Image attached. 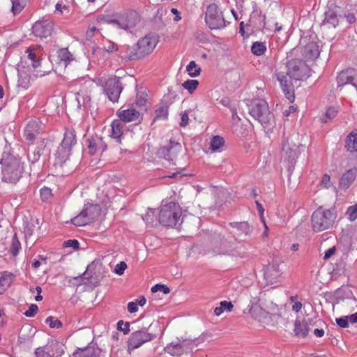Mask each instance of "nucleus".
<instances>
[{
    "label": "nucleus",
    "instance_id": "nucleus-54",
    "mask_svg": "<svg viewBox=\"0 0 357 357\" xmlns=\"http://www.w3.org/2000/svg\"><path fill=\"white\" fill-rule=\"evenodd\" d=\"M335 321L337 324L341 328H347L349 326V319L348 317L347 316L336 318Z\"/></svg>",
    "mask_w": 357,
    "mask_h": 357
},
{
    "label": "nucleus",
    "instance_id": "nucleus-32",
    "mask_svg": "<svg viewBox=\"0 0 357 357\" xmlns=\"http://www.w3.org/2000/svg\"><path fill=\"white\" fill-rule=\"evenodd\" d=\"M169 105L164 100L159 104V107L155 110V116L154 120L156 119H166L168 116Z\"/></svg>",
    "mask_w": 357,
    "mask_h": 357
},
{
    "label": "nucleus",
    "instance_id": "nucleus-2",
    "mask_svg": "<svg viewBox=\"0 0 357 357\" xmlns=\"http://www.w3.org/2000/svg\"><path fill=\"white\" fill-rule=\"evenodd\" d=\"M337 218L335 208H325L319 206L311 215L312 229L314 232H321L333 227Z\"/></svg>",
    "mask_w": 357,
    "mask_h": 357
},
{
    "label": "nucleus",
    "instance_id": "nucleus-45",
    "mask_svg": "<svg viewBox=\"0 0 357 357\" xmlns=\"http://www.w3.org/2000/svg\"><path fill=\"white\" fill-rule=\"evenodd\" d=\"M21 248V244L20 241H18L16 234L14 235V236L12 238V243L10 246V252L13 255L16 256L20 249Z\"/></svg>",
    "mask_w": 357,
    "mask_h": 357
},
{
    "label": "nucleus",
    "instance_id": "nucleus-6",
    "mask_svg": "<svg viewBox=\"0 0 357 357\" xmlns=\"http://www.w3.org/2000/svg\"><path fill=\"white\" fill-rule=\"evenodd\" d=\"M140 22V16L135 10H125L107 20L109 24L128 30L135 27Z\"/></svg>",
    "mask_w": 357,
    "mask_h": 357
},
{
    "label": "nucleus",
    "instance_id": "nucleus-64",
    "mask_svg": "<svg viewBox=\"0 0 357 357\" xmlns=\"http://www.w3.org/2000/svg\"><path fill=\"white\" fill-rule=\"evenodd\" d=\"M336 251V248L335 246L328 249L324 254V259L327 260L331 256H333Z\"/></svg>",
    "mask_w": 357,
    "mask_h": 357
},
{
    "label": "nucleus",
    "instance_id": "nucleus-19",
    "mask_svg": "<svg viewBox=\"0 0 357 357\" xmlns=\"http://www.w3.org/2000/svg\"><path fill=\"white\" fill-rule=\"evenodd\" d=\"M50 149L47 148L45 145L41 144L37 146L35 150L28 154V160L31 164H34L42 157L43 161H46L50 158Z\"/></svg>",
    "mask_w": 357,
    "mask_h": 357
},
{
    "label": "nucleus",
    "instance_id": "nucleus-11",
    "mask_svg": "<svg viewBox=\"0 0 357 357\" xmlns=\"http://www.w3.org/2000/svg\"><path fill=\"white\" fill-rule=\"evenodd\" d=\"M181 150L182 146L179 142L170 139L167 145L162 146L158 150L157 154L159 158L173 162L176 159Z\"/></svg>",
    "mask_w": 357,
    "mask_h": 357
},
{
    "label": "nucleus",
    "instance_id": "nucleus-20",
    "mask_svg": "<svg viewBox=\"0 0 357 357\" xmlns=\"http://www.w3.org/2000/svg\"><path fill=\"white\" fill-rule=\"evenodd\" d=\"M101 349L91 342L87 347L78 348L73 354V357H97L100 356Z\"/></svg>",
    "mask_w": 357,
    "mask_h": 357
},
{
    "label": "nucleus",
    "instance_id": "nucleus-33",
    "mask_svg": "<svg viewBox=\"0 0 357 357\" xmlns=\"http://www.w3.org/2000/svg\"><path fill=\"white\" fill-rule=\"evenodd\" d=\"M348 151L357 152V133L351 132L346 139V145Z\"/></svg>",
    "mask_w": 357,
    "mask_h": 357
},
{
    "label": "nucleus",
    "instance_id": "nucleus-63",
    "mask_svg": "<svg viewBox=\"0 0 357 357\" xmlns=\"http://www.w3.org/2000/svg\"><path fill=\"white\" fill-rule=\"evenodd\" d=\"M128 310L130 313H135L137 312L138 307L136 302H129L128 304Z\"/></svg>",
    "mask_w": 357,
    "mask_h": 357
},
{
    "label": "nucleus",
    "instance_id": "nucleus-46",
    "mask_svg": "<svg viewBox=\"0 0 357 357\" xmlns=\"http://www.w3.org/2000/svg\"><path fill=\"white\" fill-rule=\"evenodd\" d=\"M45 323L47 324L52 328H60L62 327V323L60 320L50 316L46 318Z\"/></svg>",
    "mask_w": 357,
    "mask_h": 357
},
{
    "label": "nucleus",
    "instance_id": "nucleus-8",
    "mask_svg": "<svg viewBox=\"0 0 357 357\" xmlns=\"http://www.w3.org/2000/svg\"><path fill=\"white\" fill-rule=\"evenodd\" d=\"M151 326L147 329L144 328L131 333L128 340V347L129 349H137L143 344L150 342L155 337V335L148 331Z\"/></svg>",
    "mask_w": 357,
    "mask_h": 357
},
{
    "label": "nucleus",
    "instance_id": "nucleus-56",
    "mask_svg": "<svg viewBox=\"0 0 357 357\" xmlns=\"http://www.w3.org/2000/svg\"><path fill=\"white\" fill-rule=\"evenodd\" d=\"M97 33H99L98 29H97L95 26H89V29L87 30V31L86 33V39L90 40Z\"/></svg>",
    "mask_w": 357,
    "mask_h": 357
},
{
    "label": "nucleus",
    "instance_id": "nucleus-7",
    "mask_svg": "<svg viewBox=\"0 0 357 357\" xmlns=\"http://www.w3.org/2000/svg\"><path fill=\"white\" fill-rule=\"evenodd\" d=\"M281 156L289 172H292L296 164V158L298 157V146L289 142V137L284 134L281 142Z\"/></svg>",
    "mask_w": 357,
    "mask_h": 357
},
{
    "label": "nucleus",
    "instance_id": "nucleus-10",
    "mask_svg": "<svg viewBox=\"0 0 357 357\" xmlns=\"http://www.w3.org/2000/svg\"><path fill=\"white\" fill-rule=\"evenodd\" d=\"M287 75L296 80H301L307 77L308 67L302 61L293 59L287 64Z\"/></svg>",
    "mask_w": 357,
    "mask_h": 357
},
{
    "label": "nucleus",
    "instance_id": "nucleus-23",
    "mask_svg": "<svg viewBox=\"0 0 357 357\" xmlns=\"http://www.w3.org/2000/svg\"><path fill=\"white\" fill-rule=\"evenodd\" d=\"M71 154V149L63 146L62 145H59L57 148L56 152V163L55 165H59L61 166L63 163L68 160L70 155Z\"/></svg>",
    "mask_w": 357,
    "mask_h": 357
},
{
    "label": "nucleus",
    "instance_id": "nucleus-62",
    "mask_svg": "<svg viewBox=\"0 0 357 357\" xmlns=\"http://www.w3.org/2000/svg\"><path fill=\"white\" fill-rule=\"evenodd\" d=\"M24 136L26 137V139L29 141H31V142H33V140H35L36 139V137L37 136L36 134H35L34 132H29L28 131V129L25 128V130H24Z\"/></svg>",
    "mask_w": 357,
    "mask_h": 357
},
{
    "label": "nucleus",
    "instance_id": "nucleus-51",
    "mask_svg": "<svg viewBox=\"0 0 357 357\" xmlns=\"http://www.w3.org/2000/svg\"><path fill=\"white\" fill-rule=\"evenodd\" d=\"M117 329L123 331L124 334H128L130 331V324L128 322L123 323L122 320H120L117 323Z\"/></svg>",
    "mask_w": 357,
    "mask_h": 357
},
{
    "label": "nucleus",
    "instance_id": "nucleus-3",
    "mask_svg": "<svg viewBox=\"0 0 357 357\" xmlns=\"http://www.w3.org/2000/svg\"><path fill=\"white\" fill-rule=\"evenodd\" d=\"M2 179L8 183H15L22 177L24 166L20 159L13 155L6 154L1 160Z\"/></svg>",
    "mask_w": 357,
    "mask_h": 357
},
{
    "label": "nucleus",
    "instance_id": "nucleus-42",
    "mask_svg": "<svg viewBox=\"0 0 357 357\" xmlns=\"http://www.w3.org/2000/svg\"><path fill=\"white\" fill-rule=\"evenodd\" d=\"M71 222L75 226L82 227L89 224V219H86L82 213L80 212L78 215L71 219Z\"/></svg>",
    "mask_w": 357,
    "mask_h": 357
},
{
    "label": "nucleus",
    "instance_id": "nucleus-61",
    "mask_svg": "<svg viewBox=\"0 0 357 357\" xmlns=\"http://www.w3.org/2000/svg\"><path fill=\"white\" fill-rule=\"evenodd\" d=\"M189 116L188 112L185 111L181 114V121L180 126L181 127H185L188 124Z\"/></svg>",
    "mask_w": 357,
    "mask_h": 357
},
{
    "label": "nucleus",
    "instance_id": "nucleus-49",
    "mask_svg": "<svg viewBox=\"0 0 357 357\" xmlns=\"http://www.w3.org/2000/svg\"><path fill=\"white\" fill-rule=\"evenodd\" d=\"M347 214L352 221L357 219V204L349 206L347 209Z\"/></svg>",
    "mask_w": 357,
    "mask_h": 357
},
{
    "label": "nucleus",
    "instance_id": "nucleus-17",
    "mask_svg": "<svg viewBox=\"0 0 357 357\" xmlns=\"http://www.w3.org/2000/svg\"><path fill=\"white\" fill-rule=\"evenodd\" d=\"M96 265L93 262L88 265L85 272L80 276L75 278V279H80L84 284L97 286L100 282V279L96 273Z\"/></svg>",
    "mask_w": 357,
    "mask_h": 357
},
{
    "label": "nucleus",
    "instance_id": "nucleus-29",
    "mask_svg": "<svg viewBox=\"0 0 357 357\" xmlns=\"http://www.w3.org/2000/svg\"><path fill=\"white\" fill-rule=\"evenodd\" d=\"M111 137L116 139V142L121 143V137L123 134V124L120 119L114 120L111 124Z\"/></svg>",
    "mask_w": 357,
    "mask_h": 357
},
{
    "label": "nucleus",
    "instance_id": "nucleus-4",
    "mask_svg": "<svg viewBox=\"0 0 357 357\" xmlns=\"http://www.w3.org/2000/svg\"><path fill=\"white\" fill-rule=\"evenodd\" d=\"M249 113L264 128H268L274 123V115L270 112L268 103L264 99L253 100L250 105Z\"/></svg>",
    "mask_w": 357,
    "mask_h": 357
},
{
    "label": "nucleus",
    "instance_id": "nucleus-35",
    "mask_svg": "<svg viewBox=\"0 0 357 357\" xmlns=\"http://www.w3.org/2000/svg\"><path fill=\"white\" fill-rule=\"evenodd\" d=\"M26 128L28 129V131L33 132L38 135L41 131L43 130L44 126L40 121L32 120L29 121Z\"/></svg>",
    "mask_w": 357,
    "mask_h": 357
},
{
    "label": "nucleus",
    "instance_id": "nucleus-24",
    "mask_svg": "<svg viewBox=\"0 0 357 357\" xmlns=\"http://www.w3.org/2000/svg\"><path fill=\"white\" fill-rule=\"evenodd\" d=\"M278 79L280 82V84L283 89L284 93L286 95V97L292 102L294 99V96L292 93V89L291 85L289 84V79L287 75H284L282 74L279 73L278 75Z\"/></svg>",
    "mask_w": 357,
    "mask_h": 357
},
{
    "label": "nucleus",
    "instance_id": "nucleus-38",
    "mask_svg": "<svg viewBox=\"0 0 357 357\" xmlns=\"http://www.w3.org/2000/svg\"><path fill=\"white\" fill-rule=\"evenodd\" d=\"M186 70L191 77H196L200 75L201 68L197 66L195 61H191L186 66Z\"/></svg>",
    "mask_w": 357,
    "mask_h": 357
},
{
    "label": "nucleus",
    "instance_id": "nucleus-15",
    "mask_svg": "<svg viewBox=\"0 0 357 357\" xmlns=\"http://www.w3.org/2000/svg\"><path fill=\"white\" fill-rule=\"evenodd\" d=\"M53 30L51 22L43 20L38 21L32 26V32L36 37L47 38L51 35Z\"/></svg>",
    "mask_w": 357,
    "mask_h": 357
},
{
    "label": "nucleus",
    "instance_id": "nucleus-36",
    "mask_svg": "<svg viewBox=\"0 0 357 357\" xmlns=\"http://www.w3.org/2000/svg\"><path fill=\"white\" fill-rule=\"evenodd\" d=\"M233 304L230 301H223L220 303V306L216 307L214 310V314L216 316H220L225 310L231 312L233 309Z\"/></svg>",
    "mask_w": 357,
    "mask_h": 357
},
{
    "label": "nucleus",
    "instance_id": "nucleus-14",
    "mask_svg": "<svg viewBox=\"0 0 357 357\" xmlns=\"http://www.w3.org/2000/svg\"><path fill=\"white\" fill-rule=\"evenodd\" d=\"M86 146L91 155H94L98 151L102 152L107 148L102 138L98 135L89 136L86 140Z\"/></svg>",
    "mask_w": 357,
    "mask_h": 357
},
{
    "label": "nucleus",
    "instance_id": "nucleus-60",
    "mask_svg": "<svg viewBox=\"0 0 357 357\" xmlns=\"http://www.w3.org/2000/svg\"><path fill=\"white\" fill-rule=\"evenodd\" d=\"M107 52H113L118 50L117 45L112 42H108L107 45L104 47Z\"/></svg>",
    "mask_w": 357,
    "mask_h": 357
},
{
    "label": "nucleus",
    "instance_id": "nucleus-12",
    "mask_svg": "<svg viewBox=\"0 0 357 357\" xmlns=\"http://www.w3.org/2000/svg\"><path fill=\"white\" fill-rule=\"evenodd\" d=\"M337 87L352 86L357 92V69L348 68L341 71L337 76Z\"/></svg>",
    "mask_w": 357,
    "mask_h": 357
},
{
    "label": "nucleus",
    "instance_id": "nucleus-40",
    "mask_svg": "<svg viewBox=\"0 0 357 357\" xmlns=\"http://www.w3.org/2000/svg\"><path fill=\"white\" fill-rule=\"evenodd\" d=\"M183 347L181 344H170L166 347V351L172 356H178L182 354Z\"/></svg>",
    "mask_w": 357,
    "mask_h": 357
},
{
    "label": "nucleus",
    "instance_id": "nucleus-21",
    "mask_svg": "<svg viewBox=\"0 0 357 357\" xmlns=\"http://www.w3.org/2000/svg\"><path fill=\"white\" fill-rule=\"evenodd\" d=\"M119 119L124 123H128L139 119L140 114L135 109L119 110L117 112Z\"/></svg>",
    "mask_w": 357,
    "mask_h": 357
},
{
    "label": "nucleus",
    "instance_id": "nucleus-37",
    "mask_svg": "<svg viewBox=\"0 0 357 357\" xmlns=\"http://www.w3.org/2000/svg\"><path fill=\"white\" fill-rule=\"evenodd\" d=\"M12 3L11 12L13 15L20 13L25 7L26 0H10Z\"/></svg>",
    "mask_w": 357,
    "mask_h": 357
},
{
    "label": "nucleus",
    "instance_id": "nucleus-52",
    "mask_svg": "<svg viewBox=\"0 0 357 357\" xmlns=\"http://www.w3.org/2000/svg\"><path fill=\"white\" fill-rule=\"evenodd\" d=\"M127 268V264L124 261H121L119 264H117L114 268V273L119 275H121L123 274L125 270Z\"/></svg>",
    "mask_w": 357,
    "mask_h": 357
},
{
    "label": "nucleus",
    "instance_id": "nucleus-50",
    "mask_svg": "<svg viewBox=\"0 0 357 357\" xmlns=\"http://www.w3.org/2000/svg\"><path fill=\"white\" fill-rule=\"evenodd\" d=\"M147 94L145 93L137 92L136 96V103L139 106H143L146 102Z\"/></svg>",
    "mask_w": 357,
    "mask_h": 357
},
{
    "label": "nucleus",
    "instance_id": "nucleus-1",
    "mask_svg": "<svg viewBox=\"0 0 357 357\" xmlns=\"http://www.w3.org/2000/svg\"><path fill=\"white\" fill-rule=\"evenodd\" d=\"M158 38L155 35L148 34L140 38L130 49L126 51V58L128 60H139L150 55L155 48Z\"/></svg>",
    "mask_w": 357,
    "mask_h": 357
},
{
    "label": "nucleus",
    "instance_id": "nucleus-39",
    "mask_svg": "<svg viewBox=\"0 0 357 357\" xmlns=\"http://www.w3.org/2000/svg\"><path fill=\"white\" fill-rule=\"evenodd\" d=\"M266 47L262 42H255L251 47V51L256 56H261L264 54Z\"/></svg>",
    "mask_w": 357,
    "mask_h": 357
},
{
    "label": "nucleus",
    "instance_id": "nucleus-30",
    "mask_svg": "<svg viewBox=\"0 0 357 357\" xmlns=\"http://www.w3.org/2000/svg\"><path fill=\"white\" fill-rule=\"evenodd\" d=\"M75 144V131L73 128L66 129L61 145L72 149L73 146H74Z\"/></svg>",
    "mask_w": 357,
    "mask_h": 357
},
{
    "label": "nucleus",
    "instance_id": "nucleus-25",
    "mask_svg": "<svg viewBox=\"0 0 357 357\" xmlns=\"http://www.w3.org/2000/svg\"><path fill=\"white\" fill-rule=\"evenodd\" d=\"M76 100L77 101L78 107H90L91 96L89 91L87 89H80L75 95Z\"/></svg>",
    "mask_w": 357,
    "mask_h": 357
},
{
    "label": "nucleus",
    "instance_id": "nucleus-26",
    "mask_svg": "<svg viewBox=\"0 0 357 357\" xmlns=\"http://www.w3.org/2000/svg\"><path fill=\"white\" fill-rule=\"evenodd\" d=\"M294 332L296 336L305 337L309 333V327L306 321H301L299 319L294 321Z\"/></svg>",
    "mask_w": 357,
    "mask_h": 357
},
{
    "label": "nucleus",
    "instance_id": "nucleus-55",
    "mask_svg": "<svg viewBox=\"0 0 357 357\" xmlns=\"http://www.w3.org/2000/svg\"><path fill=\"white\" fill-rule=\"evenodd\" d=\"M63 245L65 248L72 247L74 250H77L79 248V243L77 240L70 239L65 241Z\"/></svg>",
    "mask_w": 357,
    "mask_h": 357
},
{
    "label": "nucleus",
    "instance_id": "nucleus-13",
    "mask_svg": "<svg viewBox=\"0 0 357 357\" xmlns=\"http://www.w3.org/2000/svg\"><path fill=\"white\" fill-rule=\"evenodd\" d=\"M104 90L112 102H117L123 90L120 79L116 77L109 79L105 83Z\"/></svg>",
    "mask_w": 357,
    "mask_h": 357
},
{
    "label": "nucleus",
    "instance_id": "nucleus-9",
    "mask_svg": "<svg viewBox=\"0 0 357 357\" xmlns=\"http://www.w3.org/2000/svg\"><path fill=\"white\" fill-rule=\"evenodd\" d=\"M205 21L210 29H220L225 26V19L222 13L215 4L209 5L206 11Z\"/></svg>",
    "mask_w": 357,
    "mask_h": 357
},
{
    "label": "nucleus",
    "instance_id": "nucleus-43",
    "mask_svg": "<svg viewBox=\"0 0 357 357\" xmlns=\"http://www.w3.org/2000/svg\"><path fill=\"white\" fill-rule=\"evenodd\" d=\"M198 85L199 82L195 79H188L182 84L183 87L187 89L190 93L197 89Z\"/></svg>",
    "mask_w": 357,
    "mask_h": 357
},
{
    "label": "nucleus",
    "instance_id": "nucleus-22",
    "mask_svg": "<svg viewBox=\"0 0 357 357\" xmlns=\"http://www.w3.org/2000/svg\"><path fill=\"white\" fill-rule=\"evenodd\" d=\"M343 19V15L339 14L337 11L329 9L325 13V18L323 20L324 24H330L333 27H336L340 21Z\"/></svg>",
    "mask_w": 357,
    "mask_h": 357
},
{
    "label": "nucleus",
    "instance_id": "nucleus-18",
    "mask_svg": "<svg viewBox=\"0 0 357 357\" xmlns=\"http://www.w3.org/2000/svg\"><path fill=\"white\" fill-rule=\"evenodd\" d=\"M282 273L279 263L273 261L266 266L264 278L267 282L273 284L281 276Z\"/></svg>",
    "mask_w": 357,
    "mask_h": 357
},
{
    "label": "nucleus",
    "instance_id": "nucleus-47",
    "mask_svg": "<svg viewBox=\"0 0 357 357\" xmlns=\"http://www.w3.org/2000/svg\"><path fill=\"white\" fill-rule=\"evenodd\" d=\"M151 291L153 293L162 291L165 294H167L170 292V289L165 284H157L151 287Z\"/></svg>",
    "mask_w": 357,
    "mask_h": 357
},
{
    "label": "nucleus",
    "instance_id": "nucleus-57",
    "mask_svg": "<svg viewBox=\"0 0 357 357\" xmlns=\"http://www.w3.org/2000/svg\"><path fill=\"white\" fill-rule=\"evenodd\" d=\"M337 111L334 107H330L328 108L324 116L326 117L328 119H332L337 115Z\"/></svg>",
    "mask_w": 357,
    "mask_h": 357
},
{
    "label": "nucleus",
    "instance_id": "nucleus-58",
    "mask_svg": "<svg viewBox=\"0 0 357 357\" xmlns=\"http://www.w3.org/2000/svg\"><path fill=\"white\" fill-rule=\"evenodd\" d=\"M27 52H28V58L33 61L32 66H33V68L38 67L39 66V62L36 61L35 60L36 56L35 53H33L30 48H29L27 50Z\"/></svg>",
    "mask_w": 357,
    "mask_h": 357
},
{
    "label": "nucleus",
    "instance_id": "nucleus-44",
    "mask_svg": "<svg viewBox=\"0 0 357 357\" xmlns=\"http://www.w3.org/2000/svg\"><path fill=\"white\" fill-rule=\"evenodd\" d=\"M11 283L10 275H2L0 277V294H3Z\"/></svg>",
    "mask_w": 357,
    "mask_h": 357
},
{
    "label": "nucleus",
    "instance_id": "nucleus-53",
    "mask_svg": "<svg viewBox=\"0 0 357 357\" xmlns=\"http://www.w3.org/2000/svg\"><path fill=\"white\" fill-rule=\"evenodd\" d=\"M38 307L36 304H31L29 309L24 312V315L27 317H33L38 312Z\"/></svg>",
    "mask_w": 357,
    "mask_h": 357
},
{
    "label": "nucleus",
    "instance_id": "nucleus-34",
    "mask_svg": "<svg viewBox=\"0 0 357 357\" xmlns=\"http://www.w3.org/2000/svg\"><path fill=\"white\" fill-rule=\"evenodd\" d=\"M58 59L61 62H63L65 66L73 60V56L66 48L60 49L57 52Z\"/></svg>",
    "mask_w": 357,
    "mask_h": 357
},
{
    "label": "nucleus",
    "instance_id": "nucleus-28",
    "mask_svg": "<svg viewBox=\"0 0 357 357\" xmlns=\"http://www.w3.org/2000/svg\"><path fill=\"white\" fill-rule=\"evenodd\" d=\"M356 169L347 170L341 177L340 186L342 188H348L356 178Z\"/></svg>",
    "mask_w": 357,
    "mask_h": 357
},
{
    "label": "nucleus",
    "instance_id": "nucleus-48",
    "mask_svg": "<svg viewBox=\"0 0 357 357\" xmlns=\"http://www.w3.org/2000/svg\"><path fill=\"white\" fill-rule=\"evenodd\" d=\"M40 197L43 201L48 200L52 196V190L49 188L44 187L40 189Z\"/></svg>",
    "mask_w": 357,
    "mask_h": 357
},
{
    "label": "nucleus",
    "instance_id": "nucleus-16",
    "mask_svg": "<svg viewBox=\"0 0 357 357\" xmlns=\"http://www.w3.org/2000/svg\"><path fill=\"white\" fill-rule=\"evenodd\" d=\"M301 53L307 61H314L319 56V47L316 40H312L305 43L303 45Z\"/></svg>",
    "mask_w": 357,
    "mask_h": 357
},
{
    "label": "nucleus",
    "instance_id": "nucleus-5",
    "mask_svg": "<svg viewBox=\"0 0 357 357\" xmlns=\"http://www.w3.org/2000/svg\"><path fill=\"white\" fill-rule=\"evenodd\" d=\"M182 209L178 203L169 202L160 206L159 222L165 227H174L181 220Z\"/></svg>",
    "mask_w": 357,
    "mask_h": 357
},
{
    "label": "nucleus",
    "instance_id": "nucleus-59",
    "mask_svg": "<svg viewBox=\"0 0 357 357\" xmlns=\"http://www.w3.org/2000/svg\"><path fill=\"white\" fill-rule=\"evenodd\" d=\"M36 357H53L52 355L45 352L41 348H37L34 352Z\"/></svg>",
    "mask_w": 357,
    "mask_h": 357
},
{
    "label": "nucleus",
    "instance_id": "nucleus-31",
    "mask_svg": "<svg viewBox=\"0 0 357 357\" xmlns=\"http://www.w3.org/2000/svg\"><path fill=\"white\" fill-rule=\"evenodd\" d=\"M81 212L86 219H89V223H90L99 215V207L97 205L90 204L86 206Z\"/></svg>",
    "mask_w": 357,
    "mask_h": 357
},
{
    "label": "nucleus",
    "instance_id": "nucleus-27",
    "mask_svg": "<svg viewBox=\"0 0 357 357\" xmlns=\"http://www.w3.org/2000/svg\"><path fill=\"white\" fill-rule=\"evenodd\" d=\"M229 225L236 229L235 234L238 236H248L252 232V227L247 222H231Z\"/></svg>",
    "mask_w": 357,
    "mask_h": 357
},
{
    "label": "nucleus",
    "instance_id": "nucleus-41",
    "mask_svg": "<svg viewBox=\"0 0 357 357\" xmlns=\"http://www.w3.org/2000/svg\"><path fill=\"white\" fill-rule=\"evenodd\" d=\"M225 143L224 139L218 135L214 136L211 142V149L213 151H220Z\"/></svg>",
    "mask_w": 357,
    "mask_h": 357
}]
</instances>
